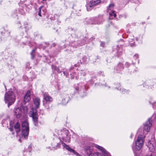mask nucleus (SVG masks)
Here are the masks:
<instances>
[{
	"instance_id": "1",
	"label": "nucleus",
	"mask_w": 156,
	"mask_h": 156,
	"mask_svg": "<svg viewBox=\"0 0 156 156\" xmlns=\"http://www.w3.org/2000/svg\"><path fill=\"white\" fill-rule=\"evenodd\" d=\"M40 99L38 98H36L34 99L33 102L34 105L36 107V108H32L31 111L29 112L30 116L31 117L34 122V125L37 126V122L38 118V115L37 113L36 108H38L40 104Z\"/></svg>"
},
{
	"instance_id": "2",
	"label": "nucleus",
	"mask_w": 156,
	"mask_h": 156,
	"mask_svg": "<svg viewBox=\"0 0 156 156\" xmlns=\"http://www.w3.org/2000/svg\"><path fill=\"white\" fill-rule=\"evenodd\" d=\"M4 100L5 103L8 104L9 107L13 104L15 101V96L13 92L12 91H9L6 92L5 95Z\"/></svg>"
},
{
	"instance_id": "3",
	"label": "nucleus",
	"mask_w": 156,
	"mask_h": 156,
	"mask_svg": "<svg viewBox=\"0 0 156 156\" xmlns=\"http://www.w3.org/2000/svg\"><path fill=\"white\" fill-rule=\"evenodd\" d=\"M144 141V137L140 135L137 138L135 142V146L133 147L134 151H139L142 147Z\"/></svg>"
},
{
	"instance_id": "4",
	"label": "nucleus",
	"mask_w": 156,
	"mask_h": 156,
	"mask_svg": "<svg viewBox=\"0 0 156 156\" xmlns=\"http://www.w3.org/2000/svg\"><path fill=\"white\" fill-rule=\"evenodd\" d=\"M69 132L68 130L63 129L58 131V135L60 139H62L63 141L69 143L70 141V137L68 134Z\"/></svg>"
},
{
	"instance_id": "5",
	"label": "nucleus",
	"mask_w": 156,
	"mask_h": 156,
	"mask_svg": "<svg viewBox=\"0 0 156 156\" xmlns=\"http://www.w3.org/2000/svg\"><path fill=\"white\" fill-rule=\"evenodd\" d=\"M22 136L25 138L27 139L29 133V127L28 123L26 121L23 122L22 124Z\"/></svg>"
},
{
	"instance_id": "6",
	"label": "nucleus",
	"mask_w": 156,
	"mask_h": 156,
	"mask_svg": "<svg viewBox=\"0 0 156 156\" xmlns=\"http://www.w3.org/2000/svg\"><path fill=\"white\" fill-rule=\"evenodd\" d=\"M43 104L46 107H47V104L51 102L53 100L52 97L47 93L43 94Z\"/></svg>"
},
{
	"instance_id": "7",
	"label": "nucleus",
	"mask_w": 156,
	"mask_h": 156,
	"mask_svg": "<svg viewBox=\"0 0 156 156\" xmlns=\"http://www.w3.org/2000/svg\"><path fill=\"white\" fill-rule=\"evenodd\" d=\"M155 145L156 144L154 139H152L151 141H149L147 144V147L151 151H153L154 150Z\"/></svg>"
},
{
	"instance_id": "8",
	"label": "nucleus",
	"mask_w": 156,
	"mask_h": 156,
	"mask_svg": "<svg viewBox=\"0 0 156 156\" xmlns=\"http://www.w3.org/2000/svg\"><path fill=\"white\" fill-rule=\"evenodd\" d=\"M152 125V122L150 119L148 120L145 123L144 125V130L147 132L150 131V127Z\"/></svg>"
},
{
	"instance_id": "9",
	"label": "nucleus",
	"mask_w": 156,
	"mask_h": 156,
	"mask_svg": "<svg viewBox=\"0 0 156 156\" xmlns=\"http://www.w3.org/2000/svg\"><path fill=\"white\" fill-rule=\"evenodd\" d=\"M15 115L17 118H20L22 114V111L21 108H17L15 110Z\"/></svg>"
},
{
	"instance_id": "10",
	"label": "nucleus",
	"mask_w": 156,
	"mask_h": 156,
	"mask_svg": "<svg viewBox=\"0 0 156 156\" xmlns=\"http://www.w3.org/2000/svg\"><path fill=\"white\" fill-rule=\"evenodd\" d=\"M31 92L30 90L27 91V93L25 94L24 99V101L25 102L29 101L30 100V95Z\"/></svg>"
},
{
	"instance_id": "11",
	"label": "nucleus",
	"mask_w": 156,
	"mask_h": 156,
	"mask_svg": "<svg viewBox=\"0 0 156 156\" xmlns=\"http://www.w3.org/2000/svg\"><path fill=\"white\" fill-rule=\"evenodd\" d=\"M100 0H92L90 2L88 5L90 7H92L94 5L100 2Z\"/></svg>"
},
{
	"instance_id": "12",
	"label": "nucleus",
	"mask_w": 156,
	"mask_h": 156,
	"mask_svg": "<svg viewBox=\"0 0 156 156\" xmlns=\"http://www.w3.org/2000/svg\"><path fill=\"white\" fill-rule=\"evenodd\" d=\"M63 146L67 150H68L69 151H70L71 152H72L74 153L77 156H80L79 154L75 152V151L74 150L71 148L68 145H66L65 144H63Z\"/></svg>"
},
{
	"instance_id": "13",
	"label": "nucleus",
	"mask_w": 156,
	"mask_h": 156,
	"mask_svg": "<svg viewBox=\"0 0 156 156\" xmlns=\"http://www.w3.org/2000/svg\"><path fill=\"white\" fill-rule=\"evenodd\" d=\"M69 100V96L68 95H66L62 99L61 104L63 105H66L68 102Z\"/></svg>"
},
{
	"instance_id": "14",
	"label": "nucleus",
	"mask_w": 156,
	"mask_h": 156,
	"mask_svg": "<svg viewBox=\"0 0 156 156\" xmlns=\"http://www.w3.org/2000/svg\"><path fill=\"white\" fill-rule=\"evenodd\" d=\"M14 128L17 133L20 131V125L19 122H17L14 126Z\"/></svg>"
},
{
	"instance_id": "15",
	"label": "nucleus",
	"mask_w": 156,
	"mask_h": 156,
	"mask_svg": "<svg viewBox=\"0 0 156 156\" xmlns=\"http://www.w3.org/2000/svg\"><path fill=\"white\" fill-rule=\"evenodd\" d=\"M95 147L96 148H98V149L99 150L102 151L104 153H105L106 150L103 147H101V146H99L98 145H95Z\"/></svg>"
},
{
	"instance_id": "16",
	"label": "nucleus",
	"mask_w": 156,
	"mask_h": 156,
	"mask_svg": "<svg viewBox=\"0 0 156 156\" xmlns=\"http://www.w3.org/2000/svg\"><path fill=\"white\" fill-rule=\"evenodd\" d=\"M88 156H104L101 155L98 152L91 153L88 155Z\"/></svg>"
},
{
	"instance_id": "17",
	"label": "nucleus",
	"mask_w": 156,
	"mask_h": 156,
	"mask_svg": "<svg viewBox=\"0 0 156 156\" xmlns=\"http://www.w3.org/2000/svg\"><path fill=\"white\" fill-rule=\"evenodd\" d=\"M52 69L56 70L58 73H60L61 72L60 71V69L58 68L56 66H52Z\"/></svg>"
},
{
	"instance_id": "18",
	"label": "nucleus",
	"mask_w": 156,
	"mask_h": 156,
	"mask_svg": "<svg viewBox=\"0 0 156 156\" xmlns=\"http://www.w3.org/2000/svg\"><path fill=\"white\" fill-rule=\"evenodd\" d=\"M114 6V5L113 3H112L109 5L108 6V10H112V9Z\"/></svg>"
},
{
	"instance_id": "19",
	"label": "nucleus",
	"mask_w": 156,
	"mask_h": 156,
	"mask_svg": "<svg viewBox=\"0 0 156 156\" xmlns=\"http://www.w3.org/2000/svg\"><path fill=\"white\" fill-rule=\"evenodd\" d=\"M133 38L134 37L132 36V38L131 39H130L129 41L130 44L131 46H133L134 44V43L133 42Z\"/></svg>"
},
{
	"instance_id": "20",
	"label": "nucleus",
	"mask_w": 156,
	"mask_h": 156,
	"mask_svg": "<svg viewBox=\"0 0 156 156\" xmlns=\"http://www.w3.org/2000/svg\"><path fill=\"white\" fill-rule=\"evenodd\" d=\"M42 8H43V6H41L39 8V11L38 12V15L40 16H41V10L42 9Z\"/></svg>"
},
{
	"instance_id": "21",
	"label": "nucleus",
	"mask_w": 156,
	"mask_h": 156,
	"mask_svg": "<svg viewBox=\"0 0 156 156\" xmlns=\"http://www.w3.org/2000/svg\"><path fill=\"white\" fill-rule=\"evenodd\" d=\"M90 146H86L85 148V150L86 151L89 150L90 151V150H91L90 149Z\"/></svg>"
},
{
	"instance_id": "22",
	"label": "nucleus",
	"mask_w": 156,
	"mask_h": 156,
	"mask_svg": "<svg viewBox=\"0 0 156 156\" xmlns=\"http://www.w3.org/2000/svg\"><path fill=\"white\" fill-rule=\"evenodd\" d=\"M31 58L32 59H34V53H32V52H31Z\"/></svg>"
},
{
	"instance_id": "23",
	"label": "nucleus",
	"mask_w": 156,
	"mask_h": 156,
	"mask_svg": "<svg viewBox=\"0 0 156 156\" xmlns=\"http://www.w3.org/2000/svg\"><path fill=\"white\" fill-rule=\"evenodd\" d=\"M128 92V90H126L124 89H122V92L123 94H124L125 92Z\"/></svg>"
},
{
	"instance_id": "24",
	"label": "nucleus",
	"mask_w": 156,
	"mask_h": 156,
	"mask_svg": "<svg viewBox=\"0 0 156 156\" xmlns=\"http://www.w3.org/2000/svg\"><path fill=\"white\" fill-rule=\"evenodd\" d=\"M63 73L64 75H66V76H67L68 75V73L67 72H64Z\"/></svg>"
},
{
	"instance_id": "25",
	"label": "nucleus",
	"mask_w": 156,
	"mask_h": 156,
	"mask_svg": "<svg viewBox=\"0 0 156 156\" xmlns=\"http://www.w3.org/2000/svg\"><path fill=\"white\" fill-rule=\"evenodd\" d=\"M114 12H115L114 11H112V13H109V15L111 16H112L113 15V13Z\"/></svg>"
},
{
	"instance_id": "26",
	"label": "nucleus",
	"mask_w": 156,
	"mask_h": 156,
	"mask_svg": "<svg viewBox=\"0 0 156 156\" xmlns=\"http://www.w3.org/2000/svg\"><path fill=\"white\" fill-rule=\"evenodd\" d=\"M9 129L12 132L13 131V128L12 127H11Z\"/></svg>"
},
{
	"instance_id": "27",
	"label": "nucleus",
	"mask_w": 156,
	"mask_h": 156,
	"mask_svg": "<svg viewBox=\"0 0 156 156\" xmlns=\"http://www.w3.org/2000/svg\"><path fill=\"white\" fill-rule=\"evenodd\" d=\"M36 49H34L32 51V52H32V53H34L35 50H36Z\"/></svg>"
},
{
	"instance_id": "28",
	"label": "nucleus",
	"mask_w": 156,
	"mask_h": 156,
	"mask_svg": "<svg viewBox=\"0 0 156 156\" xmlns=\"http://www.w3.org/2000/svg\"><path fill=\"white\" fill-rule=\"evenodd\" d=\"M113 15L114 17H115L116 16V14L115 13H114V12L113 13Z\"/></svg>"
},
{
	"instance_id": "29",
	"label": "nucleus",
	"mask_w": 156,
	"mask_h": 156,
	"mask_svg": "<svg viewBox=\"0 0 156 156\" xmlns=\"http://www.w3.org/2000/svg\"><path fill=\"white\" fill-rule=\"evenodd\" d=\"M76 90H78V88H76Z\"/></svg>"
},
{
	"instance_id": "30",
	"label": "nucleus",
	"mask_w": 156,
	"mask_h": 156,
	"mask_svg": "<svg viewBox=\"0 0 156 156\" xmlns=\"http://www.w3.org/2000/svg\"><path fill=\"white\" fill-rule=\"evenodd\" d=\"M19 140L20 141V142H21L20 139H19Z\"/></svg>"
},
{
	"instance_id": "31",
	"label": "nucleus",
	"mask_w": 156,
	"mask_h": 156,
	"mask_svg": "<svg viewBox=\"0 0 156 156\" xmlns=\"http://www.w3.org/2000/svg\"><path fill=\"white\" fill-rule=\"evenodd\" d=\"M135 56H137L136 55H135Z\"/></svg>"
},
{
	"instance_id": "32",
	"label": "nucleus",
	"mask_w": 156,
	"mask_h": 156,
	"mask_svg": "<svg viewBox=\"0 0 156 156\" xmlns=\"http://www.w3.org/2000/svg\"><path fill=\"white\" fill-rule=\"evenodd\" d=\"M45 0H43V1H45Z\"/></svg>"
}]
</instances>
